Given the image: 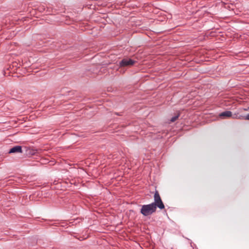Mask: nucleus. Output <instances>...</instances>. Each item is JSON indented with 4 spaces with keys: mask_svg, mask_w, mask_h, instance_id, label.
<instances>
[{
    "mask_svg": "<svg viewBox=\"0 0 249 249\" xmlns=\"http://www.w3.org/2000/svg\"><path fill=\"white\" fill-rule=\"evenodd\" d=\"M233 118L234 119H245L249 120V114H248L247 116H242V115H238L236 114H234Z\"/></svg>",
    "mask_w": 249,
    "mask_h": 249,
    "instance_id": "obj_6",
    "label": "nucleus"
},
{
    "mask_svg": "<svg viewBox=\"0 0 249 249\" xmlns=\"http://www.w3.org/2000/svg\"><path fill=\"white\" fill-rule=\"evenodd\" d=\"M22 147L21 146H16L11 148L9 151V153H22Z\"/></svg>",
    "mask_w": 249,
    "mask_h": 249,
    "instance_id": "obj_4",
    "label": "nucleus"
},
{
    "mask_svg": "<svg viewBox=\"0 0 249 249\" xmlns=\"http://www.w3.org/2000/svg\"><path fill=\"white\" fill-rule=\"evenodd\" d=\"M178 115H177V116L172 117L171 119V122H175L178 119Z\"/></svg>",
    "mask_w": 249,
    "mask_h": 249,
    "instance_id": "obj_7",
    "label": "nucleus"
},
{
    "mask_svg": "<svg viewBox=\"0 0 249 249\" xmlns=\"http://www.w3.org/2000/svg\"><path fill=\"white\" fill-rule=\"evenodd\" d=\"M219 116L222 118L225 119L233 116H232V112L230 111H226L219 114Z\"/></svg>",
    "mask_w": 249,
    "mask_h": 249,
    "instance_id": "obj_5",
    "label": "nucleus"
},
{
    "mask_svg": "<svg viewBox=\"0 0 249 249\" xmlns=\"http://www.w3.org/2000/svg\"><path fill=\"white\" fill-rule=\"evenodd\" d=\"M154 202L151 203V204H153L156 209L157 207H158L160 209H163L164 208V205L160 198V195L158 191H156L154 194Z\"/></svg>",
    "mask_w": 249,
    "mask_h": 249,
    "instance_id": "obj_2",
    "label": "nucleus"
},
{
    "mask_svg": "<svg viewBox=\"0 0 249 249\" xmlns=\"http://www.w3.org/2000/svg\"><path fill=\"white\" fill-rule=\"evenodd\" d=\"M136 61L128 58H124L119 62V66L121 67H130L133 66Z\"/></svg>",
    "mask_w": 249,
    "mask_h": 249,
    "instance_id": "obj_3",
    "label": "nucleus"
},
{
    "mask_svg": "<svg viewBox=\"0 0 249 249\" xmlns=\"http://www.w3.org/2000/svg\"><path fill=\"white\" fill-rule=\"evenodd\" d=\"M156 211L155 206L153 204H150L142 205L141 210V213L142 215L146 216L151 215Z\"/></svg>",
    "mask_w": 249,
    "mask_h": 249,
    "instance_id": "obj_1",
    "label": "nucleus"
}]
</instances>
